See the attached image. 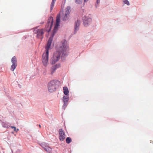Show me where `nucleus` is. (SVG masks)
Listing matches in <instances>:
<instances>
[{
    "instance_id": "1",
    "label": "nucleus",
    "mask_w": 153,
    "mask_h": 153,
    "mask_svg": "<svg viewBox=\"0 0 153 153\" xmlns=\"http://www.w3.org/2000/svg\"><path fill=\"white\" fill-rule=\"evenodd\" d=\"M60 22V15H58L56 17V22L54 28L53 30V34L52 36H51L48 41L47 44V45L45 47L46 51L44 53L42 56V62L43 63V65L44 66L46 67L47 66L48 64V55L49 51L48 50L50 48V47L52 42V40L53 39V35L58 30V28Z\"/></svg>"
},
{
    "instance_id": "2",
    "label": "nucleus",
    "mask_w": 153,
    "mask_h": 153,
    "mask_svg": "<svg viewBox=\"0 0 153 153\" xmlns=\"http://www.w3.org/2000/svg\"><path fill=\"white\" fill-rule=\"evenodd\" d=\"M69 50L67 42L64 40H62L59 48V50L62 53V56L64 57L67 54V53Z\"/></svg>"
},
{
    "instance_id": "3",
    "label": "nucleus",
    "mask_w": 153,
    "mask_h": 153,
    "mask_svg": "<svg viewBox=\"0 0 153 153\" xmlns=\"http://www.w3.org/2000/svg\"><path fill=\"white\" fill-rule=\"evenodd\" d=\"M59 83V81L56 80L50 81L48 83V91L51 92H52L55 91Z\"/></svg>"
},
{
    "instance_id": "4",
    "label": "nucleus",
    "mask_w": 153,
    "mask_h": 153,
    "mask_svg": "<svg viewBox=\"0 0 153 153\" xmlns=\"http://www.w3.org/2000/svg\"><path fill=\"white\" fill-rule=\"evenodd\" d=\"M70 11V7H67L65 9V11L64 12H60V13L61 14V19L63 21H66L68 19L70 16L69 14Z\"/></svg>"
},
{
    "instance_id": "5",
    "label": "nucleus",
    "mask_w": 153,
    "mask_h": 153,
    "mask_svg": "<svg viewBox=\"0 0 153 153\" xmlns=\"http://www.w3.org/2000/svg\"><path fill=\"white\" fill-rule=\"evenodd\" d=\"M60 53L58 51L55 52L53 56L50 60V62L52 64H55L60 59Z\"/></svg>"
},
{
    "instance_id": "6",
    "label": "nucleus",
    "mask_w": 153,
    "mask_h": 153,
    "mask_svg": "<svg viewBox=\"0 0 153 153\" xmlns=\"http://www.w3.org/2000/svg\"><path fill=\"white\" fill-rule=\"evenodd\" d=\"M37 29V27L34 28L33 32L34 33L37 34L36 37L37 38L42 39L43 38V35L45 30L44 29Z\"/></svg>"
},
{
    "instance_id": "7",
    "label": "nucleus",
    "mask_w": 153,
    "mask_h": 153,
    "mask_svg": "<svg viewBox=\"0 0 153 153\" xmlns=\"http://www.w3.org/2000/svg\"><path fill=\"white\" fill-rule=\"evenodd\" d=\"M53 18L52 17H50L48 21L47 24L46 25V30L50 31L51 30L52 26L53 24Z\"/></svg>"
},
{
    "instance_id": "8",
    "label": "nucleus",
    "mask_w": 153,
    "mask_h": 153,
    "mask_svg": "<svg viewBox=\"0 0 153 153\" xmlns=\"http://www.w3.org/2000/svg\"><path fill=\"white\" fill-rule=\"evenodd\" d=\"M83 20L84 25L86 27L90 25L92 21L91 18L87 16H85L83 17Z\"/></svg>"
},
{
    "instance_id": "9",
    "label": "nucleus",
    "mask_w": 153,
    "mask_h": 153,
    "mask_svg": "<svg viewBox=\"0 0 153 153\" xmlns=\"http://www.w3.org/2000/svg\"><path fill=\"white\" fill-rule=\"evenodd\" d=\"M59 139L61 141H63L66 137V135L64 130L60 129L59 130Z\"/></svg>"
},
{
    "instance_id": "10",
    "label": "nucleus",
    "mask_w": 153,
    "mask_h": 153,
    "mask_svg": "<svg viewBox=\"0 0 153 153\" xmlns=\"http://www.w3.org/2000/svg\"><path fill=\"white\" fill-rule=\"evenodd\" d=\"M42 146L46 152H50L51 150V149L47 144L44 143L42 144Z\"/></svg>"
},
{
    "instance_id": "11",
    "label": "nucleus",
    "mask_w": 153,
    "mask_h": 153,
    "mask_svg": "<svg viewBox=\"0 0 153 153\" xmlns=\"http://www.w3.org/2000/svg\"><path fill=\"white\" fill-rule=\"evenodd\" d=\"M60 66L59 64H56L55 65L53 66L51 68V74H53V73L55 71L56 69Z\"/></svg>"
},
{
    "instance_id": "12",
    "label": "nucleus",
    "mask_w": 153,
    "mask_h": 153,
    "mask_svg": "<svg viewBox=\"0 0 153 153\" xmlns=\"http://www.w3.org/2000/svg\"><path fill=\"white\" fill-rule=\"evenodd\" d=\"M80 25V21L77 20L75 22V25L74 26V33H75L76 32L78 31L79 30V27Z\"/></svg>"
},
{
    "instance_id": "13",
    "label": "nucleus",
    "mask_w": 153,
    "mask_h": 153,
    "mask_svg": "<svg viewBox=\"0 0 153 153\" xmlns=\"http://www.w3.org/2000/svg\"><path fill=\"white\" fill-rule=\"evenodd\" d=\"M68 97L67 96H64L63 97V101L65 106H67L68 101Z\"/></svg>"
},
{
    "instance_id": "14",
    "label": "nucleus",
    "mask_w": 153,
    "mask_h": 153,
    "mask_svg": "<svg viewBox=\"0 0 153 153\" xmlns=\"http://www.w3.org/2000/svg\"><path fill=\"white\" fill-rule=\"evenodd\" d=\"M63 90L64 94L65 95H67L69 93L68 88L66 87H64L63 88Z\"/></svg>"
},
{
    "instance_id": "15",
    "label": "nucleus",
    "mask_w": 153,
    "mask_h": 153,
    "mask_svg": "<svg viewBox=\"0 0 153 153\" xmlns=\"http://www.w3.org/2000/svg\"><path fill=\"white\" fill-rule=\"evenodd\" d=\"M56 0H52L50 6V12H51L54 6Z\"/></svg>"
},
{
    "instance_id": "16",
    "label": "nucleus",
    "mask_w": 153,
    "mask_h": 153,
    "mask_svg": "<svg viewBox=\"0 0 153 153\" xmlns=\"http://www.w3.org/2000/svg\"><path fill=\"white\" fill-rule=\"evenodd\" d=\"M11 62L13 64H17V61L16 57L13 56L11 59Z\"/></svg>"
},
{
    "instance_id": "17",
    "label": "nucleus",
    "mask_w": 153,
    "mask_h": 153,
    "mask_svg": "<svg viewBox=\"0 0 153 153\" xmlns=\"http://www.w3.org/2000/svg\"><path fill=\"white\" fill-rule=\"evenodd\" d=\"M17 64H12V65L11 66L10 70L12 71H13L16 68Z\"/></svg>"
},
{
    "instance_id": "18",
    "label": "nucleus",
    "mask_w": 153,
    "mask_h": 153,
    "mask_svg": "<svg viewBox=\"0 0 153 153\" xmlns=\"http://www.w3.org/2000/svg\"><path fill=\"white\" fill-rule=\"evenodd\" d=\"M66 142L68 144L70 143L72 141V140L70 137H68L66 139Z\"/></svg>"
},
{
    "instance_id": "19",
    "label": "nucleus",
    "mask_w": 153,
    "mask_h": 153,
    "mask_svg": "<svg viewBox=\"0 0 153 153\" xmlns=\"http://www.w3.org/2000/svg\"><path fill=\"white\" fill-rule=\"evenodd\" d=\"M123 2L128 5H129L130 4L129 2L127 0H124Z\"/></svg>"
},
{
    "instance_id": "20",
    "label": "nucleus",
    "mask_w": 153,
    "mask_h": 153,
    "mask_svg": "<svg viewBox=\"0 0 153 153\" xmlns=\"http://www.w3.org/2000/svg\"><path fill=\"white\" fill-rule=\"evenodd\" d=\"M82 0H76V3L78 4H80L82 3Z\"/></svg>"
},
{
    "instance_id": "21",
    "label": "nucleus",
    "mask_w": 153,
    "mask_h": 153,
    "mask_svg": "<svg viewBox=\"0 0 153 153\" xmlns=\"http://www.w3.org/2000/svg\"><path fill=\"white\" fill-rule=\"evenodd\" d=\"M2 125L3 127L6 128L7 127V125L4 122L2 123Z\"/></svg>"
},
{
    "instance_id": "22",
    "label": "nucleus",
    "mask_w": 153,
    "mask_h": 153,
    "mask_svg": "<svg viewBox=\"0 0 153 153\" xmlns=\"http://www.w3.org/2000/svg\"><path fill=\"white\" fill-rule=\"evenodd\" d=\"M11 128L13 129L15 131H16V128L14 126H11Z\"/></svg>"
},
{
    "instance_id": "23",
    "label": "nucleus",
    "mask_w": 153,
    "mask_h": 153,
    "mask_svg": "<svg viewBox=\"0 0 153 153\" xmlns=\"http://www.w3.org/2000/svg\"><path fill=\"white\" fill-rule=\"evenodd\" d=\"M100 2V0H97V3L98 4Z\"/></svg>"
},
{
    "instance_id": "24",
    "label": "nucleus",
    "mask_w": 153,
    "mask_h": 153,
    "mask_svg": "<svg viewBox=\"0 0 153 153\" xmlns=\"http://www.w3.org/2000/svg\"><path fill=\"white\" fill-rule=\"evenodd\" d=\"M88 1V0H84V1L85 2H87Z\"/></svg>"
},
{
    "instance_id": "25",
    "label": "nucleus",
    "mask_w": 153,
    "mask_h": 153,
    "mask_svg": "<svg viewBox=\"0 0 153 153\" xmlns=\"http://www.w3.org/2000/svg\"><path fill=\"white\" fill-rule=\"evenodd\" d=\"M19 130V129H18H18H16V132H17V131H18Z\"/></svg>"
},
{
    "instance_id": "26",
    "label": "nucleus",
    "mask_w": 153,
    "mask_h": 153,
    "mask_svg": "<svg viewBox=\"0 0 153 153\" xmlns=\"http://www.w3.org/2000/svg\"><path fill=\"white\" fill-rule=\"evenodd\" d=\"M39 127H40V128H41V126L40 125H39Z\"/></svg>"
},
{
    "instance_id": "27",
    "label": "nucleus",
    "mask_w": 153,
    "mask_h": 153,
    "mask_svg": "<svg viewBox=\"0 0 153 153\" xmlns=\"http://www.w3.org/2000/svg\"><path fill=\"white\" fill-rule=\"evenodd\" d=\"M41 23L42 24H43V23H44V22H42Z\"/></svg>"
}]
</instances>
